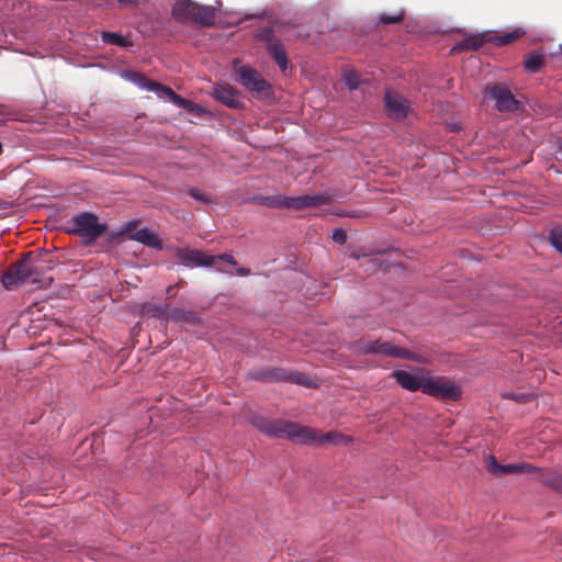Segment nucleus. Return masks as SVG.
<instances>
[{
    "label": "nucleus",
    "instance_id": "obj_21",
    "mask_svg": "<svg viewBox=\"0 0 562 562\" xmlns=\"http://www.w3.org/2000/svg\"><path fill=\"white\" fill-rule=\"evenodd\" d=\"M131 238L148 247H154L157 249L162 248V241L160 240L158 235L154 234L148 228H142L136 231L134 234L131 235Z\"/></svg>",
    "mask_w": 562,
    "mask_h": 562
},
{
    "label": "nucleus",
    "instance_id": "obj_23",
    "mask_svg": "<svg viewBox=\"0 0 562 562\" xmlns=\"http://www.w3.org/2000/svg\"><path fill=\"white\" fill-rule=\"evenodd\" d=\"M31 261L36 262L38 268L34 269V276L44 273L53 268L55 265L54 260L49 258L47 254L34 255L31 252Z\"/></svg>",
    "mask_w": 562,
    "mask_h": 562
},
{
    "label": "nucleus",
    "instance_id": "obj_3",
    "mask_svg": "<svg viewBox=\"0 0 562 562\" xmlns=\"http://www.w3.org/2000/svg\"><path fill=\"white\" fill-rule=\"evenodd\" d=\"M171 13L179 23L199 26H212L216 19V10L213 7L193 0H176Z\"/></svg>",
    "mask_w": 562,
    "mask_h": 562
},
{
    "label": "nucleus",
    "instance_id": "obj_17",
    "mask_svg": "<svg viewBox=\"0 0 562 562\" xmlns=\"http://www.w3.org/2000/svg\"><path fill=\"white\" fill-rule=\"evenodd\" d=\"M485 43H492L491 32L467 36L463 41L459 42L457 45L453 46L452 52L477 50Z\"/></svg>",
    "mask_w": 562,
    "mask_h": 562
},
{
    "label": "nucleus",
    "instance_id": "obj_22",
    "mask_svg": "<svg viewBox=\"0 0 562 562\" xmlns=\"http://www.w3.org/2000/svg\"><path fill=\"white\" fill-rule=\"evenodd\" d=\"M524 34H525V32L520 29H516V30H514L512 32H507L503 35L491 32V38H492V43L495 46H504V45H508V44L515 42L516 40L521 37Z\"/></svg>",
    "mask_w": 562,
    "mask_h": 562
},
{
    "label": "nucleus",
    "instance_id": "obj_1",
    "mask_svg": "<svg viewBox=\"0 0 562 562\" xmlns=\"http://www.w3.org/2000/svg\"><path fill=\"white\" fill-rule=\"evenodd\" d=\"M250 422L262 435L269 438L288 439L301 445H306L312 439L310 427L299 423L265 416H254Z\"/></svg>",
    "mask_w": 562,
    "mask_h": 562
},
{
    "label": "nucleus",
    "instance_id": "obj_6",
    "mask_svg": "<svg viewBox=\"0 0 562 562\" xmlns=\"http://www.w3.org/2000/svg\"><path fill=\"white\" fill-rule=\"evenodd\" d=\"M106 232V226L99 223V218L95 214L83 212L71 221V227L67 229V233L79 236L89 241L95 240Z\"/></svg>",
    "mask_w": 562,
    "mask_h": 562
},
{
    "label": "nucleus",
    "instance_id": "obj_39",
    "mask_svg": "<svg viewBox=\"0 0 562 562\" xmlns=\"http://www.w3.org/2000/svg\"><path fill=\"white\" fill-rule=\"evenodd\" d=\"M553 484L557 488H560L562 486V477L554 479Z\"/></svg>",
    "mask_w": 562,
    "mask_h": 562
},
{
    "label": "nucleus",
    "instance_id": "obj_13",
    "mask_svg": "<svg viewBox=\"0 0 562 562\" xmlns=\"http://www.w3.org/2000/svg\"><path fill=\"white\" fill-rule=\"evenodd\" d=\"M385 110L387 115L393 120H404L409 112L408 102L398 93L386 91Z\"/></svg>",
    "mask_w": 562,
    "mask_h": 562
},
{
    "label": "nucleus",
    "instance_id": "obj_18",
    "mask_svg": "<svg viewBox=\"0 0 562 562\" xmlns=\"http://www.w3.org/2000/svg\"><path fill=\"white\" fill-rule=\"evenodd\" d=\"M310 434L312 439L308 440L306 445H341L350 441L348 437L337 431H329L326 435H319L316 430L310 428Z\"/></svg>",
    "mask_w": 562,
    "mask_h": 562
},
{
    "label": "nucleus",
    "instance_id": "obj_11",
    "mask_svg": "<svg viewBox=\"0 0 562 562\" xmlns=\"http://www.w3.org/2000/svg\"><path fill=\"white\" fill-rule=\"evenodd\" d=\"M176 256L182 265L193 267H215V258L200 250L178 248Z\"/></svg>",
    "mask_w": 562,
    "mask_h": 562
},
{
    "label": "nucleus",
    "instance_id": "obj_10",
    "mask_svg": "<svg viewBox=\"0 0 562 562\" xmlns=\"http://www.w3.org/2000/svg\"><path fill=\"white\" fill-rule=\"evenodd\" d=\"M428 372L425 370H395L393 378L405 390L415 392L422 391L424 393V385L426 383Z\"/></svg>",
    "mask_w": 562,
    "mask_h": 562
},
{
    "label": "nucleus",
    "instance_id": "obj_31",
    "mask_svg": "<svg viewBox=\"0 0 562 562\" xmlns=\"http://www.w3.org/2000/svg\"><path fill=\"white\" fill-rule=\"evenodd\" d=\"M497 468H502V465L496 462V459L493 456H491L487 463L488 471L494 474H501V470H497Z\"/></svg>",
    "mask_w": 562,
    "mask_h": 562
},
{
    "label": "nucleus",
    "instance_id": "obj_26",
    "mask_svg": "<svg viewBox=\"0 0 562 562\" xmlns=\"http://www.w3.org/2000/svg\"><path fill=\"white\" fill-rule=\"evenodd\" d=\"M405 18L404 10H398L394 14L383 13L380 15L379 21L383 24H396L401 23Z\"/></svg>",
    "mask_w": 562,
    "mask_h": 562
},
{
    "label": "nucleus",
    "instance_id": "obj_28",
    "mask_svg": "<svg viewBox=\"0 0 562 562\" xmlns=\"http://www.w3.org/2000/svg\"><path fill=\"white\" fill-rule=\"evenodd\" d=\"M549 241L558 251L562 252V228H554L550 232Z\"/></svg>",
    "mask_w": 562,
    "mask_h": 562
},
{
    "label": "nucleus",
    "instance_id": "obj_15",
    "mask_svg": "<svg viewBox=\"0 0 562 562\" xmlns=\"http://www.w3.org/2000/svg\"><path fill=\"white\" fill-rule=\"evenodd\" d=\"M168 321L181 326H199L202 324L201 314L194 310L173 307L168 314Z\"/></svg>",
    "mask_w": 562,
    "mask_h": 562
},
{
    "label": "nucleus",
    "instance_id": "obj_32",
    "mask_svg": "<svg viewBox=\"0 0 562 562\" xmlns=\"http://www.w3.org/2000/svg\"><path fill=\"white\" fill-rule=\"evenodd\" d=\"M213 257L215 258V263L218 260H223V261L228 262L232 266H236L237 265V261L235 260V258L232 255H229V254H222V255L213 256Z\"/></svg>",
    "mask_w": 562,
    "mask_h": 562
},
{
    "label": "nucleus",
    "instance_id": "obj_5",
    "mask_svg": "<svg viewBox=\"0 0 562 562\" xmlns=\"http://www.w3.org/2000/svg\"><path fill=\"white\" fill-rule=\"evenodd\" d=\"M126 78H128L143 89L157 93L159 98H168L172 103L177 104L180 108H183L186 110H192L194 106V103L192 101L183 99L181 95L177 94L171 88L161 85L157 81L150 80L142 74L130 71L126 72Z\"/></svg>",
    "mask_w": 562,
    "mask_h": 562
},
{
    "label": "nucleus",
    "instance_id": "obj_9",
    "mask_svg": "<svg viewBox=\"0 0 562 562\" xmlns=\"http://www.w3.org/2000/svg\"><path fill=\"white\" fill-rule=\"evenodd\" d=\"M240 83L250 91L256 92L260 97H268L271 86L255 69L241 66L237 70Z\"/></svg>",
    "mask_w": 562,
    "mask_h": 562
},
{
    "label": "nucleus",
    "instance_id": "obj_20",
    "mask_svg": "<svg viewBox=\"0 0 562 562\" xmlns=\"http://www.w3.org/2000/svg\"><path fill=\"white\" fill-rule=\"evenodd\" d=\"M170 312L169 304H157L154 302H147L142 305L140 313L145 317L164 318L168 321V314Z\"/></svg>",
    "mask_w": 562,
    "mask_h": 562
},
{
    "label": "nucleus",
    "instance_id": "obj_33",
    "mask_svg": "<svg viewBox=\"0 0 562 562\" xmlns=\"http://www.w3.org/2000/svg\"><path fill=\"white\" fill-rule=\"evenodd\" d=\"M497 470H501V474L515 473L518 471V467L516 463H509V464L502 465V468H497Z\"/></svg>",
    "mask_w": 562,
    "mask_h": 562
},
{
    "label": "nucleus",
    "instance_id": "obj_36",
    "mask_svg": "<svg viewBox=\"0 0 562 562\" xmlns=\"http://www.w3.org/2000/svg\"><path fill=\"white\" fill-rule=\"evenodd\" d=\"M368 265L369 267L367 270L369 271H375L380 267L378 260L375 259H368Z\"/></svg>",
    "mask_w": 562,
    "mask_h": 562
},
{
    "label": "nucleus",
    "instance_id": "obj_27",
    "mask_svg": "<svg viewBox=\"0 0 562 562\" xmlns=\"http://www.w3.org/2000/svg\"><path fill=\"white\" fill-rule=\"evenodd\" d=\"M344 81L350 90H356L360 86V77L356 71L349 70L344 74Z\"/></svg>",
    "mask_w": 562,
    "mask_h": 562
},
{
    "label": "nucleus",
    "instance_id": "obj_24",
    "mask_svg": "<svg viewBox=\"0 0 562 562\" xmlns=\"http://www.w3.org/2000/svg\"><path fill=\"white\" fill-rule=\"evenodd\" d=\"M543 66V57L539 54H529L524 60V67L528 72H538Z\"/></svg>",
    "mask_w": 562,
    "mask_h": 562
},
{
    "label": "nucleus",
    "instance_id": "obj_8",
    "mask_svg": "<svg viewBox=\"0 0 562 562\" xmlns=\"http://www.w3.org/2000/svg\"><path fill=\"white\" fill-rule=\"evenodd\" d=\"M424 394L440 400L457 401L461 397V390L443 378H434L428 374L424 385Z\"/></svg>",
    "mask_w": 562,
    "mask_h": 562
},
{
    "label": "nucleus",
    "instance_id": "obj_4",
    "mask_svg": "<svg viewBox=\"0 0 562 562\" xmlns=\"http://www.w3.org/2000/svg\"><path fill=\"white\" fill-rule=\"evenodd\" d=\"M36 268H38V265L31 261V252H27L21 260L8 267L2 274L1 282L7 290L16 289L20 284L34 277V269Z\"/></svg>",
    "mask_w": 562,
    "mask_h": 562
},
{
    "label": "nucleus",
    "instance_id": "obj_38",
    "mask_svg": "<svg viewBox=\"0 0 562 562\" xmlns=\"http://www.w3.org/2000/svg\"><path fill=\"white\" fill-rule=\"evenodd\" d=\"M250 273L249 269L247 268H238L237 269V274L240 276V277H246Z\"/></svg>",
    "mask_w": 562,
    "mask_h": 562
},
{
    "label": "nucleus",
    "instance_id": "obj_2",
    "mask_svg": "<svg viewBox=\"0 0 562 562\" xmlns=\"http://www.w3.org/2000/svg\"><path fill=\"white\" fill-rule=\"evenodd\" d=\"M252 201L258 204L270 209H289V210H306L323 204H328L331 196L327 193L306 194L301 196H285L281 194L276 195H255Z\"/></svg>",
    "mask_w": 562,
    "mask_h": 562
},
{
    "label": "nucleus",
    "instance_id": "obj_34",
    "mask_svg": "<svg viewBox=\"0 0 562 562\" xmlns=\"http://www.w3.org/2000/svg\"><path fill=\"white\" fill-rule=\"evenodd\" d=\"M393 356L401 357V358H407L412 360H422L423 357H420V353H392Z\"/></svg>",
    "mask_w": 562,
    "mask_h": 562
},
{
    "label": "nucleus",
    "instance_id": "obj_41",
    "mask_svg": "<svg viewBox=\"0 0 562 562\" xmlns=\"http://www.w3.org/2000/svg\"><path fill=\"white\" fill-rule=\"evenodd\" d=\"M351 257L356 258V259H360L361 257H367L366 254H359L358 251H353L351 254Z\"/></svg>",
    "mask_w": 562,
    "mask_h": 562
},
{
    "label": "nucleus",
    "instance_id": "obj_35",
    "mask_svg": "<svg viewBox=\"0 0 562 562\" xmlns=\"http://www.w3.org/2000/svg\"><path fill=\"white\" fill-rule=\"evenodd\" d=\"M516 464L518 467L517 472H531L535 470V468H532L531 465H529L527 463H516Z\"/></svg>",
    "mask_w": 562,
    "mask_h": 562
},
{
    "label": "nucleus",
    "instance_id": "obj_29",
    "mask_svg": "<svg viewBox=\"0 0 562 562\" xmlns=\"http://www.w3.org/2000/svg\"><path fill=\"white\" fill-rule=\"evenodd\" d=\"M188 194L192 199H194V200H196V201H199L201 203H204V204H209V203L213 202L210 196H207L204 192H202L200 189H196V188L189 189L188 190Z\"/></svg>",
    "mask_w": 562,
    "mask_h": 562
},
{
    "label": "nucleus",
    "instance_id": "obj_14",
    "mask_svg": "<svg viewBox=\"0 0 562 562\" xmlns=\"http://www.w3.org/2000/svg\"><path fill=\"white\" fill-rule=\"evenodd\" d=\"M213 98L231 109L243 106L240 94L233 86L228 83L216 85L212 92Z\"/></svg>",
    "mask_w": 562,
    "mask_h": 562
},
{
    "label": "nucleus",
    "instance_id": "obj_42",
    "mask_svg": "<svg viewBox=\"0 0 562 562\" xmlns=\"http://www.w3.org/2000/svg\"><path fill=\"white\" fill-rule=\"evenodd\" d=\"M508 397H515L516 400H518V396H516L514 393H510L507 395Z\"/></svg>",
    "mask_w": 562,
    "mask_h": 562
},
{
    "label": "nucleus",
    "instance_id": "obj_37",
    "mask_svg": "<svg viewBox=\"0 0 562 562\" xmlns=\"http://www.w3.org/2000/svg\"><path fill=\"white\" fill-rule=\"evenodd\" d=\"M122 7H134L138 4V0H117Z\"/></svg>",
    "mask_w": 562,
    "mask_h": 562
},
{
    "label": "nucleus",
    "instance_id": "obj_16",
    "mask_svg": "<svg viewBox=\"0 0 562 562\" xmlns=\"http://www.w3.org/2000/svg\"><path fill=\"white\" fill-rule=\"evenodd\" d=\"M261 378L270 381H292L299 385L315 386L305 374L300 372L290 373L283 369H273Z\"/></svg>",
    "mask_w": 562,
    "mask_h": 562
},
{
    "label": "nucleus",
    "instance_id": "obj_12",
    "mask_svg": "<svg viewBox=\"0 0 562 562\" xmlns=\"http://www.w3.org/2000/svg\"><path fill=\"white\" fill-rule=\"evenodd\" d=\"M261 38L267 43L268 53L272 56L279 68L284 72L288 69L289 61L281 40L276 37L270 30L263 32L261 34Z\"/></svg>",
    "mask_w": 562,
    "mask_h": 562
},
{
    "label": "nucleus",
    "instance_id": "obj_25",
    "mask_svg": "<svg viewBox=\"0 0 562 562\" xmlns=\"http://www.w3.org/2000/svg\"><path fill=\"white\" fill-rule=\"evenodd\" d=\"M101 37L106 44L117 45L121 47H127L131 45V41L119 33L103 32Z\"/></svg>",
    "mask_w": 562,
    "mask_h": 562
},
{
    "label": "nucleus",
    "instance_id": "obj_7",
    "mask_svg": "<svg viewBox=\"0 0 562 562\" xmlns=\"http://www.w3.org/2000/svg\"><path fill=\"white\" fill-rule=\"evenodd\" d=\"M483 93L495 102V109L498 112H517L524 109L522 102L515 98L506 83L496 82L487 85Z\"/></svg>",
    "mask_w": 562,
    "mask_h": 562
},
{
    "label": "nucleus",
    "instance_id": "obj_40",
    "mask_svg": "<svg viewBox=\"0 0 562 562\" xmlns=\"http://www.w3.org/2000/svg\"><path fill=\"white\" fill-rule=\"evenodd\" d=\"M177 285H169L166 290L167 294L169 295H173L175 294V289H176Z\"/></svg>",
    "mask_w": 562,
    "mask_h": 562
},
{
    "label": "nucleus",
    "instance_id": "obj_19",
    "mask_svg": "<svg viewBox=\"0 0 562 562\" xmlns=\"http://www.w3.org/2000/svg\"><path fill=\"white\" fill-rule=\"evenodd\" d=\"M357 351H408L406 348L392 345L390 342H381L378 339H368L361 341V347Z\"/></svg>",
    "mask_w": 562,
    "mask_h": 562
},
{
    "label": "nucleus",
    "instance_id": "obj_30",
    "mask_svg": "<svg viewBox=\"0 0 562 562\" xmlns=\"http://www.w3.org/2000/svg\"><path fill=\"white\" fill-rule=\"evenodd\" d=\"M333 240L339 245H344L347 241V233L342 228H336L333 232Z\"/></svg>",
    "mask_w": 562,
    "mask_h": 562
}]
</instances>
